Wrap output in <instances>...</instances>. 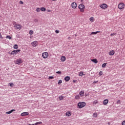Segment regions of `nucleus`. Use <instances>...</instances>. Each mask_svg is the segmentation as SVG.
Listing matches in <instances>:
<instances>
[{
	"mask_svg": "<svg viewBox=\"0 0 125 125\" xmlns=\"http://www.w3.org/2000/svg\"><path fill=\"white\" fill-rule=\"evenodd\" d=\"M86 105V104L85 102H81L78 104L77 106L78 108H79V109H82V108H83V107H84Z\"/></svg>",
	"mask_w": 125,
	"mask_h": 125,
	"instance_id": "1",
	"label": "nucleus"
},
{
	"mask_svg": "<svg viewBox=\"0 0 125 125\" xmlns=\"http://www.w3.org/2000/svg\"><path fill=\"white\" fill-rule=\"evenodd\" d=\"M118 7L119 9H120V10H124V9H125V3H124L123 2L120 3L118 5Z\"/></svg>",
	"mask_w": 125,
	"mask_h": 125,
	"instance_id": "2",
	"label": "nucleus"
},
{
	"mask_svg": "<svg viewBox=\"0 0 125 125\" xmlns=\"http://www.w3.org/2000/svg\"><path fill=\"white\" fill-rule=\"evenodd\" d=\"M14 25L16 30H21L22 29V25L21 24H17L16 22L14 23Z\"/></svg>",
	"mask_w": 125,
	"mask_h": 125,
	"instance_id": "3",
	"label": "nucleus"
},
{
	"mask_svg": "<svg viewBox=\"0 0 125 125\" xmlns=\"http://www.w3.org/2000/svg\"><path fill=\"white\" fill-rule=\"evenodd\" d=\"M78 8L80 10V12H84V5L80 4L78 6Z\"/></svg>",
	"mask_w": 125,
	"mask_h": 125,
	"instance_id": "4",
	"label": "nucleus"
},
{
	"mask_svg": "<svg viewBox=\"0 0 125 125\" xmlns=\"http://www.w3.org/2000/svg\"><path fill=\"white\" fill-rule=\"evenodd\" d=\"M49 56L48 53L45 52L42 53V57L44 58V59H46Z\"/></svg>",
	"mask_w": 125,
	"mask_h": 125,
	"instance_id": "5",
	"label": "nucleus"
},
{
	"mask_svg": "<svg viewBox=\"0 0 125 125\" xmlns=\"http://www.w3.org/2000/svg\"><path fill=\"white\" fill-rule=\"evenodd\" d=\"M100 7L102 8V9H106V8H108V5L105 3H103L100 5Z\"/></svg>",
	"mask_w": 125,
	"mask_h": 125,
	"instance_id": "6",
	"label": "nucleus"
},
{
	"mask_svg": "<svg viewBox=\"0 0 125 125\" xmlns=\"http://www.w3.org/2000/svg\"><path fill=\"white\" fill-rule=\"evenodd\" d=\"M22 63H23V61H22V59L21 58L17 59L16 62V64H18V65H20Z\"/></svg>",
	"mask_w": 125,
	"mask_h": 125,
	"instance_id": "7",
	"label": "nucleus"
},
{
	"mask_svg": "<svg viewBox=\"0 0 125 125\" xmlns=\"http://www.w3.org/2000/svg\"><path fill=\"white\" fill-rule=\"evenodd\" d=\"M71 7L73 8V9H76V7H78V5L75 2H73L71 3Z\"/></svg>",
	"mask_w": 125,
	"mask_h": 125,
	"instance_id": "8",
	"label": "nucleus"
},
{
	"mask_svg": "<svg viewBox=\"0 0 125 125\" xmlns=\"http://www.w3.org/2000/svg\"><path fill=\"white\" fill-rule=\"evenodd\" d=\"M38 44H39L38 41H34L31 43V45L32 46H33V47H36Z\"/></svg>",
	"mask_w": 125,
	"mask_h": 125,
	"instance_id": "9",
	"label": "nucleus"
},
{
	"mask_svg": "<svg viewBox=\"0 0 125 125\" xmlns=\"http://www.w3.org/2000/svg\"><path fill=\"white\" fill-rule=\"evenodd\" d=\"M65 116L66 117H71L72 116V112L71 111H67L65 113Z\"/></svg>",
	"mask_w": 125,
	"mask_h": 125,
	"instance_id": "10",
	"label": "nucleus"
},
{
	"mask_svg": "<svg viewBox=\"0 0 125 125\" xmlns=\"http://www.w3.org/2000/svg\"><path fill=\"white\" fill-rule=\"evenodd\" d=\"M21 117H24V116H29V113L27 112H22L21 113Z\"/></svg>",
	"mask_w": 125,
	"mask_h": 125,
	"instance_id": "11",
	"label": "nucleus"
},
{
	"mask_svg": "<svg viewBox=\"0 0 125 125\" xmlns=\"http://www.w3.org/2000/svg\"><path fill=\"white\" fill-rule=\"evenodd\" d=\"M79 94L81 97H83V96H84V91H81L79 93Z\"/></svg>",
	"mask_w": 125,
	"mask_h": 125,
	"instance_id": "12",
	"label": "nucleus"
},
{
	"mask_svg": "<svg viewBox=\"0 0 125 125\" xmlns=\"http://www.w3.org/2000/svg\"><path fill=\"white\" fill-rule=\"evenodd\" d=\"M109 55L110 56H113L114 55V54H115V51L114 50H111L109 53H108Z\"/></svg>",
	"mask_w": 125,
	"mask_h": 125,
	"instance_id": "13",
	"label": "nucleus"
},
{
	"mask_svg": "<svg viewBox=\"0 0 125 125\" xmlns=\"http://www.w3.org/2000/svg\"><path fill=\"white\" fill-rule=\"evenodd\" d=\"M109 102V100L108 99H105L104 101L103 104L104 105H107Z\"/></svg>",
	"mask_w": 125,
	"mask_h": 125,
	"instance_id": "14",
	"label": "nucleus"
},
{
	"mask_svg": "<svg viewBox=\"0 0 125 125\" xmlns=\"http://www.w3.org/2000/svg\"><path fill=\"white\" fill-rule=\"evenodd\" d=\"M64 81H65V82H69L70 81V77L66 76L64 78Z\"/></svg>",
	"mask_w": 125,
	"mask_h": 125,
	"instance_id": "15",
	"label": "nucleus"
},
{
	"mask_svg": "<svg viewBox=\"0 0 125 125\" xmlns=\"http://www.w3.org/2000/svg\"><path fill=\"white\" fill-rule=\"evenodd\" d=\"M61 60L62 61V62H64L65 60H66V57H65V56H62L61 57Z\"/></svg>",
	"mask_w": 125,
	"mask_h": 125,
	"instance_id": "16",
	"label": "nucleus"
},
{
	"mask_svg": "<svg viewBox=\"0 0 125 125\" xmlns=\"http://www.w3.org/2000/svg\"><path fill=\"white\" fill-rule=\"evenodd\" d=\"M79 75L80 77H83V76H84V74H83V72L81 71L80 72H79Z\"/></svg>",
	"mask_w": 125,
	"mask_h": 125,
	"instance_id": "17",
	"label": "nucleus"
},
{
	"mask_svg": "<svg viewBox=\"0 0 125 125\" xmlns=\"http://www.w3.org/2000/svg\"><path fill=\"white\" fill-rule=\"evenodd\" d=\"M92 62H94L95 64H97L98 63V61H97V60L96 59H93L91 60Z\"/></svg>",
	"mask_w": 125,
	"mask_h": 125,
	"instance_id": "18",
	"label": "nucleus"
},
{
	"mask_svg": "<svg viewBox=\"0 0 125 125\" xmlns=\"http://www.w3.org/2000/svg\"><path fill=\"white\" fill-rule=\"evenodd\" d=\"M14 111H15V109H12L10 111L6 112V114H11V113H12L13 112H14Z\"/></svg>",
	"mask_w": 125,
	"mask_h": 125,
	"instance_id": "19",
	"label": "nucleus"
},
{
	"mask_svg": "<svg viewBox=\"0 0 125 125\" xmlns=\"http://www.w3.org/2000/svg\"><path fill=\"white\" fill-rule=\"evenodd\" d=\"M98 33H100V31L92 32L90 35H96V34H98Z\"/></svg>",
	"mask_w": 125,
	"mask_h": 125,
	"instance_id": "20",
	"label": "nucleus"
},
{
	"mask_svg": "<svg viewBox=\"0 0 125 125\" xmlns=\"http://www.w3.org/2000/svg\"><path fill=\"white\" fill-rule=\"evenodd\" d=\"M40 10H41V11H45L46 10V9H45V8L42 7L41 8Z\"/></svg>",
	"mask_w": 125,
	"mask_h": 125,
	"instance_id": "21",
	"label": "nucleus"
},
{
	"mask_svg": "<svg viewBox=\"0 0 125 125\" xmlns=\"http://www.w3.org/2000/svg\"><path fill=\"white\" fill-rule=\"evenodd\" d=\"M15 51V54H17L18 53V52H20V51H21V50L20 49H18L17 50H14Z\"/></svg>",
	"mask_w": 125,
	"mask_h": 125,
	"instance_id": "22",
	"label": "nucleus"
},
{
	"mask_svg": "<svg viewBox=\"0 0 125 125\" xmlns=\"http://www.w3.org/2000/svg\"><path fill=\"white\" fill-rule=\"evenodd\" d=\"M89 20H90V22H94V18L91 17V18H90Z\"/></svg>",
	"mask_w": 125,
	"mask_h": 125,
	"instance_id": "23",
	"label": "nucleus"
},
{
	"mask_svg": "<svg viewBox=\"0 0 125 125\" xmlns=\"http://www.w3.org/2000/svg\"><path fill=\"white\" fill-rule=\"evenodd\" d=\"M93 104L94 105H95V104H98V101H97V100L94 101L93 102Z\"/></svg>",
	"mask_w": 125,
	"mask_h": 125,
	"instance_id": "24",
	"label": "nucleus"
},
{
	"mask_svg": "<svg viewBox=\"0 0 125 125\" xmlns=\"http://www.w3.org/2000/svg\"><path fill=\"white\" fill-rule=\"evenodd\" d=\"M80 98L81 97L79 95H77L75 96V99H77V100H78V99H80Z\"/></svg>",
	"mask_w": 125,
	"mask_h": 125,
	"instance_id": "25",
	"label": "nucleus"
},
{
	"mask_svg": "<svg viewBox=\"0 0 125 125\" xmlns=\"http://www.w3.org/2000/svg\"><path fill=\"white\" fill-rule=\"evenodd\" d=\"M14 49H17L18 48V45L15 44L14 46Z\"/></svg>",
	"mask_w": 125,
	"mask_h": 125,
	"instance_id": "26",
	"label": "nucleus"
},
{
	"mask_svg": "<svg viewBox=\"0 0 125 125\" xmlns=\"http://www.w3.org/2000/svg\"><path fill=\"white\" fill-rule=\"evenodd\" d=\"M106 65H107V63H104V64H102V66L103 68H105Z\"/></svg>",
	"mask_w": 125,
	"mask_h": 125,
	"instance_id": "27",
	"label": "nucleus"
},
{
	"mask_svg": "<svg viewBox=\"0 0 125 125\" xmlns=\"http://www.w3.org/2000/svg\"><path fill=\"white\" fill-rule=\"evenodd\" d=\"M36 11H37V12H41V8H37L36 9Z\"/></svg>",
	"mask_w": 125,
	"mask_h": 125,
	"instance_id": "28",
	"label": "nucleus"
},
{
	"mask_svg": "<svg viewBox=\"0 0 125 125\" xmlns=\"http://www.w3.org/2000/svg\"><path fill=\"white\" fill-rule=\"evenodd\" d=\"M34 34V31L32 30H30L29 31V35H33Z\"/></svg>",
	"mask_w": 125,
	"mask_h": 125,
	"instance_id": "29",
	"label": "nucleus"
},
{
	"mask_svg": "<svg viewBox=\"0 0 125 125\" xmlns=\"http://www.w3.org/2000/svg\"><path fill=\"white\" fill-rule=\"evenodd\" d=\"M63 98H64V97L63 96H60L59 97L60 100H63Z\"/></svg>",
	"mask_w": 125,
	"mask_h": 125,
	"instance_id": "30",
	"label": "nucleus"
},
{
	"mask_svg": "<svg viewBox=\"0 0 125 125\" xmlns=\"http://www.w3.org/2000/svg\"><path fill=\"white\" fill-rule=\"evenodd\" d=\"M6 39H8L9 40H11L12 38H11V37H10L9 36H7L6 37Z\"/></svg>",
	"mask_w": 125,
	"mask_h": 125,
	"instance_id": "31",
	"label": "nucleus"
},
{
	"mask_svg": "<svg viewBox=\"0 0 125 125\" xmlns=\"http://www.w3.org/2000/svg\"><path fill=\"white\" fill-rule=\"evenodd\" d=\"M99 76H102V75H103V71H101L99 72Z\"/></svg>",
	"mask_w": 125,
	"mask_h": 125,
	"instance_id": "32",
	"label": "nucleus"
},
{
	"mask_svg": "<svg viewBox=\"0 0 125 125\" xmlns=\"http://www.w3.org/2000/svg\"><path fill=\"white\" fill-rule=\"evenodd\" d=\"M48 79H49V80H52L53 79H54V77H53V76H49Z\"/></svg>",
	"mask_w": 125,
	"mask_h": 125,
	"instance_id": "33",
	"label": "nucleus"
},
{
	"mask_svg": "<svg viewBox=\"0 0 125 125\" xmlns=\"http://www.w3.org/2000/svg\"><path fill=\"white\" fill-rule=\"evenodd\" d=\"M93 117H94V118H96V117H97V113H94L93 114Z\"/></svg>",
	"mask_w": 125,
	"mask_h": 125,
	"instance_id": "34",
	"label": "nucleus"
},
{
	"mask_svg": "<svg viewBox=\"0 0 125 125\" xmlns=\"http://www.w3.org/2000/svg\"><path fill=\"white\" fill-rule=\"evenodd\" d=\"M11 55H14V54H15V52L14 50L11 52Z\"/></svg>",
	"mask_w": 125,
	"mask_h": 125,
	"instance_id": "35",
	"label": "nucleus"
},
{
	"mask_svg": "<svg viewBox=\"0 0 125 125\" xmlns=\"http://www.w3.org/2000/svg\"><path fill=\"white\" fill-rule=\"evenodd\" d=\"M60 83H62V80H59L58 82V84H60Z\"/></svg>",
	"mask_w": 125,
	"mask_h": 125,
	"instance_id": "36",
	"label": "nucleus"
},
{
	"mask_svg": "<svg viewBox=\"0 0 125 125\" xmlns=\"http://www.w3.org/2000/svg\"><path fill=\"white\" fill-rule=\"evenodd\" d=\"M117 104H121V101L120 100L117 101Z\"/></svg>",
	"mask_w": 125,
	"mask_h": 125,
	"instance_id": "37",
	"label": "nucleus"
},
{
	"mask_svg": "<svg viewBox=\"0 0 125 125\" xmlns=\"http://www.w3.org/2000/svg\"><path fill=\"white\" fill-rule=\"evenodd\" d=\"M9 84H10V86H13V83H9Z\"/></svg>",
	"mask_w": 125,
	"mask_h": 125,
	"instance_id": "38",
	"label": "nucleus"
},
{
	"mask_svg": "<svg viewBox=\"0 0 125 125\" xmlns=\"http://www.w3.org/2000/svg\"><path fill=\"white\" fill-rule=\"evenodd\" d=\"M42 122H37V125H42Z\"/></svg>",
	"mask_w": 125,
	"mask_h": 125,
	"instance_id": "39",
	"label": "nucleus"
},
{
	"mask_svg": "<svg viewBox=\"0 0 125 125\" xmlns=\"http://www.w3.org/2000/svg\"><path fill=\"white\" fill-rule=\"evenodd\" d=\"M122 125H125V120L122 123Z\"/></svg>",
	"mask_w": 125,
	"mask_h": 125,
	"instance_id": "40",
	"label": "nucleus"
},
{
	"mask_svg": "<svg viewBox=\"0 0 125 125\" xmlns=\"http://www.w3.org/2000/svg\"><path fill=\"white\" fill-rule=\"evenodd\" d=\"M56 74H61V71H57V72H56Z\"/></svg>",
	"mask_w": 125,
	"mask_h": 125,
	"instance_id": "41",
	"label": "nucleus"
},
{
	"mask_svg": "<svg viewBox=\"0 0 125 125\" xmlns=\"http://www.w3.org/2000/svg\"><path fill=\"white\" fill-rule=\"evenodd\" d=\"M55 33H56V34H59V31H58V30H56V31H55Z\"/></svg>",
	"mask_w": 125,
	"mask_h": 125,
	"instance_id": "42",
	"label": "nucleus"
},
{
	"mask_svg": "<svg viewBox=\"0 0 125 125\" xmlns=\"http://www.w3.org/2000/svg\"><path fill=\"white\" fill-rule=\"evenodd\" d=\"M0 39H3V38H2V36H1V34L0 33Z\"/></svg>",
	"mask_w": 125,
	"mask_h": 125,
	"instance_id": "43",
	"label": "nucleus"
},
{
	"mask_svg": "<svg viewBox=\"0 0 125 125\" xmlns=\"http://www.w3.org/2000/svg\"><path fill=\"white\" fill-rule=\"evenodd\" d=\"M20 4H23V3H24V2H23V1H20Z\"/></svg>",
	"mask_w": 125,
	"mask_h": 125,
	"instance_id": "44",
	"label": "nucleus"
},
{
	"mask_svg": "<svg viewBox=\"0 0 125 125\" xmlns=\"http://www.w3.org/2000/svg\"><path fill=\"white\" fill-rule=\"evenodd\" d=\"M47 12H51V10L47 9Z\"/></svg>",
	"mask_w": 125,
	"mask_h": 125,
	"instance_id": "45",
	"label": "nucleus"
},
{
	"mask_svg": "<svg viewBox=\"0 0 125 125\" xmlns=\"http://www.w3.org/2000/svg\"><path fill=\"white\" fill-rule=\"evenodd\" d=\"M115 35H116V33H112L110 34V36H115Z\"/></svg>",
	"mask_w": 125,
	"mask_h": 125,
	"instance_id": "46",
	"label": "nucleus"
},
{
	"mask_svg": "<svg viewBox=\"0 0 125 125\" xmlns=\"http://www.w3.org/2000/svg\"><path fill=\"white\" fill-rule=\"evenodd\" d=\"M98 83V81H94L93 83Z\"/></svg>",
	"mask_w": 125,
	"mask_h": 125,
	"instance_id": "47",
	"label": "nucleus"
},
{
	"mask_svg": "<svg viewBox=\"0 0 125 125\" xmlns=\"http://www.w3.org/2000/svg\"><path fill=\"white\" fill-rule=\"evenodd\" d=\"M34 125H38V122H37L36 123H35V124H34Z\"/></svg>",
	"mask_w": 125,
	"mask_h": 125,
	"instance_id": "48",
	"label": "nucleus"
},
{
	"mask_svg": "<svg viewBox=\"0 0 125 125\" xmlns=\"http://www.w3.org/2000/svg\"><path fill=\"white\" fill-rule=\"evenodd\" d=\"M73 83H76V80H73Z\"/></svg>",
	"mask_w": 125,
	"mask_h": 125,
	"instance_id": "49",
	"label": "nucleus"
},
{
	"mask_svg": "<svg viewBox=\"0 0 125 125\" xmlns=\"http://www.w3.org/2000/svg\"><path fill=\"white\" fill-rule=\"evenodd\" d=\"M53 1H55L57 0H52Z\"/></svg>",
	"mask_w": 125,
	"mask_h": 125,
	"instance_id": "50",
	"label": "nucleus"
},
{
	"mask_svg": "<svg viewBox=\"0 0 125 125\" xmlns=\"http://www.w3.org/2000/svg\"><path fill=\"white\" fill-rule=\"evenodd\" d=\"M0 5H1V3H0Z\"/></svg>",
	"mask_w": 125,
	"mask_h": 125,
	"instance_id": "51",
	"label": "nucleus"
},
{
	"mask_svg": "<svg viewBox=\"0 0 125 125\" xmlns=\"http://www.w3.org/2000/svg\"><path fill=\"white\" fill-rule=\"evenodd\" d=\"M29 125H34V124H32V125H31V124H29Z\"/></svg>",
	"mask_w": 125,
	"mask_h": 125,
	"instance_id": "52",
	"label": "nucleus"
},
{
	"mask_svg": "<svg viewBox=\"0 0 125 125\" xmlns=\"http://www.w3.org/2000/svg\"><path fill=\"white\" fill-rule=\"evenodd\" d=\"M81 1H82V2L83 1V0H81Z\"/></svg>",
	"mask_w": 125,
	"mask_h": 125,
	"instance_id": "53",
	"label": "nucleus"
}]
</instances>
